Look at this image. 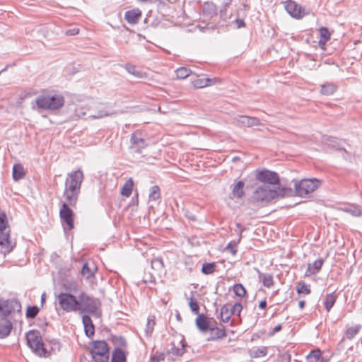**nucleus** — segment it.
Segmentation results:
<instances>
[{
	"label": "nucleus",
	"instance_id": "1",
	"mask_svg": "<svg viewBox=\"0 0 362 362\" xmlns=\"http://www.w3.org/2000/svg\"><path fill=\"white\" fill-rule=\"evenodd\" d=\"M83 180V173L80 169L72 171L67 175L65 181L64 197L71 206H74L76 204Z\"/></svg>",
	"mask_w": 362,
	"mask_h": 362
},
{
	"label": "nucleus",
	"instance_id": "2",
	"mask_svg": "<svg viewBox=\"0 0 362 362\" xmlns=\"http://www.w3.org/2000/svg\"><path fill=\"white\" fill-rule=\"evenodd\" d=\"M35 103L38 109L56 110L64 106V98L61 95L47 93L37 96Z\"/></svg>",
	"mask_w": 362,
	"mask_h": 362
},
{
	"label": "nucleus",
	"instance_id": "3",
	"mask_svg": "<svg viewBox=\"0 0 362 362\" xmlns=\"http://www.w3.org/2000/svg\"><path fill=\"white\" fill-rule=\"evenodd\" d=\"M27 344L32 351L37 356L47 357L49 352L45 347L40 333L37 330H30L25 336Z\"/></svg>",
	"mask_w": 362,
	"mask_h": 362
},
{
	"label": "nucleus",
	"instance_id": "4",
	"mask_svg": "<svg viewBox=\"0 0 362 362\" xmlns=\"http://www.w3.org/2000/svg\"><path fill=\"white\" fill-rule=\"evenodd\" d=\"M77 311L80 313H95L100 305V300L82 292L77 297Z\"/></svg>",
	"mask_w": 362,
	"mask_h": 362
},
{
	"label": "nucleus",
	"instance_id": "5",
	"mask_svg": "<svg viewBox=\"0 0 362 362\" xmlns=\"http://www.w3.org/2000/svg\"><path fill=\"white\" fill-rule=\"evenodd\" d=\"M90 354L94 362H108L110 358L108 344L103 340L93 341Z\"/></svg>",
	"mask_w": 362,
	"mask_h": 362
},
{
	"label": "nucleus",
	"instance_id": "6",
	"mask_svg": "<svg viewBox=\"0 0 362 362\" xmlns=\"http://www.w3.org/2000/svg\"><path fill=\"white\" fill-rule=\"evenodd\" d=\"M294 189L298 196L304 197L310 193H313L320 185V181L317 179H303L301 180H294Z\"/></svg>",
	"mask_w": 362,
	"mask_h": 362
},
{
	"label": "nucleus",
	"instance_id": "7",
	"mask_svg": "<svg viewBox=\"0 0 362 362\" xmlns=\"http://www.w3.org/2000/svg\"><path fill=\"white\" fill-rule=\"evenodd\" d=\"M278 192L272 189L269 186L261 185L253 192L252 199L255 202H269L278 196Z\"/></svg>",
	"mask_w": 362,
	"mask_h": 362
},
{
	"label": "nucleus",
	"instance_id": "8",
	"mask_svg": "<svg viewBox=\"0 0 362 362\" xmlns=\"http://www.w3.org/2000/svg\"><path fill=\"white\" fill-rule=\"evenodd\" d=\"M21 304L15 299L0 300V317L6 319L9 315L15 313H21Z\"/></svg>",
	"mask_w": 362,
	"mask_h": 362
},
{
	"label": "nucleus",
	"instance_id": "9",
	"mask_svg": "<svg viewBox=\"0 0 362 362\" xmlns=\"http://www.w3.org/2000/svg\"><path fill=\"white\" fill-rule=\"evenodd\" d=\"M60 307L66 312L77 311V297L69 293L61 292L57 296Z\"/></svg>",
	"mask_w": 362,
	"mask_h": 362
},
{
	"label": "nucleus",
	"instance_id": "10",
	"mask_svg": "<svg viewBox=\"0 0 362 362\" xmlns=\"http://www.w3.org/2000/svg\"><path fill=\"white\" fill-rule=\"evenodd\" d=\"M68 202H64L59 209V217L62 223L64 225V230H72L74 227V211L69 206Z\"/></svg>",
	"mask_w": 362,
	"mask_h": 362
},
{
	"label": "nucleus",
	"instance_id": "11",
	"mask_svg": "<svg viewBox=\"0 0 362 362\" xmlns=\"http://www.w3.org/2000/svg\"><path fill=\"white\" fill-rule=\"evenodd\" d=\"M255 178L261 182L270 185H277L280 182L278 173L267 169H257Z\"/></svg>",
	"mask_w": 362,
	"mask_h": 362
},
{
	"label": "nucleus",
	"instance_id": "12",
	"mask_svg": "<svg viewBox=\"0 0 362 362\" xmlns=\"http://www.w3.org/2000/svg\"><path fill=\"white\" fill-rule=\"evenodd\" d=\"M284 8L291 16L296 19L302 18L307 14L305 11H309V9H306L292 0L286 1Z\"/></svg>",
	"mask_w": 362,
	"mask_h": 362
},
{
	"label": "nucleus",
	"instance_id": "13",
	"mask_svg": "<svg viewBox=\"0 0 362 362\" xmlns=\"http://www.w3.org/2000/svg\"><path fill=\"white\" fill-rule=\"evenodd\" d=\"M148 146V142L142 137L141 132L133 133L130 138V148L136 153H141V150Z\"/></svg>",
	"mask_w": 362,
	"mask_h": 362
},
{
	"label": "nucleus",
	"instance_id": "14",
	"mask_svg": "<svg viewBox=\"0 0 362 362\" xmlns=\"http://www.w3.org/2000/svg\"><path fill=\"white\" fill-rule=\"evenodd\" d=\"M16 244L10 238V230L0 231V247L4 255L10 253L14 248Z\"/></svg>",
	"mask_w": 362,
	"mask_h": 362
},
{
	"label": "nucleus",
	"instance_id": "15",
	"mask_svg": "<svg viewBox=\"0 0 362 362\" xmlns=\"http://www.w3.org/2000/svg\"><path fill=\"white\" fill-rule=\"evenodd\" d=\"M88 111L90 112L89 113H87L86 112L83 111V107H78L76 110V115L78 117H83L86 115H88V117L90 118H93V119H100V118H103L104 117H107V116H110V115H112L114 114L113 112H110L105 109L100 110L95 112H93L92 111V110H88Z\"/></svg>",
	"mask_w": 362,
	"mask_h": 362
},
{
	"label": "nucleus",
	"instance_id": "16",
	"mask_svg": "<svg viewBox=\"0 0 362 362\" xmlns=\"http://www.w3.org/2000/svg\"><path fill=\"white\" fill-rule=\"evenodd\" d=\"M195 324L198 329L204 333L210 330V322L204 314H199L195 320Z\"/></svg>",
	"mask_w": 362,
	"mask_h": 362
},
{
	"label": "nucleus",
	"instance_id": "17",
	"mask_svg": "<svg viewBox=\"0 0 362 362\" xmlns=\"http://www.w3.org/2000/svg\"><path fill=\"white\" fill-rule=\"evenodd\" d=\"M238 124L241 127H251L253 126L259 125V121L257 117H249V116H239L237 118Z\"/></svg>",
	"mask_w": 362,
	"mask_h": 362
},
{
	"label": "nucleus",
	"instance_id": "18",
	"mask_svg": "<svg viewBox=\"0 0 362 362\" xmlns=\"http://www.w3.org/2000/svg\"><path fill=\"white\" fill-rule=\"evenodd\" d=\"M141 17V11L139 8H134L127 11L124 14V19L131 24L138 23Z\"/></svg>",
	"mask_w": 362,
	"mask_h": 362
},
{
	"label": "nucleus",
	"instance_id": "19",
	"mask_svg": "<svg viewBox=\"0 0 362 362\" xmlns=\"http://www.w3.org/2000/svg\"><path fill=\"white\" fill-rule=\"evenodd\" d=\"M13 328L12 322L8 320L1 318L0 320V339L7 337Z\"/></svg>",
	"mask_w": 362,
	"mask_h": 362
},
{
	"label": "nucleus",
	"instance_id": "20",
	"mask_svg": "<svg viewBox=\"0 0 362 362\" xmlns=\"http://www.w3.org/2000/svg\"><path fill=\"white\" fill-rule=\"evenodd\" d=\"M324 141L329 146L337 151H344L345 153L347 154L346 151L345 150L342 145L343 141L341 139H339L338 138L336 137L328 136L325 137Z\"/></svg>",
	"mask_w": 362,
	"mask_h": 362
},
{
	"label": "nucleus",
	"instance_id": "21",
	"mask_svg": "<svg viewBox=\"0 0 362 362\" xmlns=\"http://www.w3.org/2000/svg\"><path fill=\"white\" fill-rule=\"evenodd\" d=\"M82 322L84 327L86 335L90 338L94 335V325L90 316L84 315L82 317Z\"/></svg>",
	"mask_w": 362,
	"mask_h": 362
},
{
	"label": "nucleus",
	"instance_id": "22",
	"mask_svg": "<svg viewBox=\"0 0 362 362\" xmlns=\"http://www.w3.org/2000/svg\"><path fill=\"white\" fill-rule=\"evenodd\" d=\"M217 7L213 2H204L202 5V12L204 16L211 18L217 14Z\"/></svg>",
	"mask_w": 362,
	"mask_h": 362
},
{
	"label": "nucleus",
	"instance_id": "23",
	"mask_svg": "<svg viewBox=\"0 0 362 362\" xmlns=\"http://www.w3.org/2000/svg\"><path fill=\"white\" fill-rule=\"evenodd\" d=\"M244 186L245 183L242 180L230 186L233 198L241 199L244 196Z\"/></svg>",
	"mask_w": 362,
	"mask_h": 362
},
{
	"label": "nucleus",
	"instance_id": "24",
	"mask_svg": "<svg viewBox=\"0 0 362 362\" xmlns=\"http://www.w3.org/2000/svg\"><path fill=\"white\" fill-rule=\"evenodd\" d=\"M323 263V259H317L313 263L308 264L305 275L310 276L317 274L320 271Z\"/></svg>",
	"mask_w": 362,
	"mask_h": 362
},
{
	"label": "nucleus",
	"instance_id": "25",
	"mask_svg": "<svg viewBox=\"0 0 362 362\" xmlns=\"http://www.w3.org/2000/svg\"><path fill=\"white\" fill-rule=\"evenodd\" d=\"M306 358L308 362H328L329 361L322 356L320 349L312 350Z\"/></svg>",
	"mask_w": 362,
	"mask_h": 362
},
{
	"label": "nucleus",
	"instance_id": "26",
	"mask_svg": "<svg viewBox=\"0 0 362 362\" xmlns=\"http://www.w3.org/2000/svg\"><path fill=\"white\" fill-rule=\"evenodd\" d=\"M210 331L211 334V337L207 339L208 341L221 339L226 336V332L223 328L221 329L217 327H211Z\"/></svg>",
	"mask_w": 362,
	"mask_h": 362
},
{
	"label": "nucleus",
	"instance_id": "27",
	"mask_svg": "<svg viewBox=\"0 0 362 362\" xmlns=\"http://www.w3.org/2000/svg\"><path fill=\"white\" fill-rule=\"evenodd\" d=\"M25 171L21 163L14 164L13 166L12 176L15 181H18L24 177Z\"/></svg>",
	"mask_w": 362,
	"mask_h": 362
},
{
	"label": "nucleus",
	"instance_id": "28",
	"mask_svg": "<svg viewBox=\"0 0 362 362\" xmlns=\"http://www.w3.org/2000/svg\"><path fill=\"white\" fill-rule=\"evenodd\" d=\"M337 90V86L333 83L327 82L320 86V93L324 95H331Z\"/></svg>",
	"mask_w": 362,
	"mask_h": 362
},
{
	"label": "nucleus",
	"instance_id": "29",
	"mask_svg": "<svg viewBox=\"0 0 362 362\" xmlns=\"http://www.w3.org/2000/svg\"><path fill=\"white\" fill-rule=\"evenodd\" d=\"M127 356L121 348H115L112 351L111 362H126Z\"/></svg>",
	"mask_w": 362,
	"mask_h": 362
},
{
	"label": "nucleus",
	"instance_id": "30",
	"mask_svg": "<svg viewBox=\"0 0 362 362\" xmlns=\"http://www.w3.org/2000/svg\"><path fill=\"white\" fill-rule=\"evenodd\" d=\"M232 315L233 314L230 310V305L228 304L223 305L220 312L219 317L221 320L224 323H227L229 322Z\"/></svg>",
	"mask_w": 362,
	"mask_h": 362
},
{
	"label": "nucleus",
	"instance_id": "31",
	"mask_svg": "<svg viewBox=\"0 0 362 362\" xmlns=\"http://www.w3.org/2000/svg\"><path fill=\"white\" fill-rule=\"evenodd\" d=\"M337 298V296L334 292L327 294L324 301V305L327 312H329L331 308L334 305Z\"/></svg>",
	"mask_w": 362,
	"mask_h": 362
},
{
	"label": "nucleus",
	"instance_id": "32",
	"mask_svg": "<svg viewBox=\"0 0 362 362\" xmlns=\"http://www.w3.org/2000/svg\"><path fill=\"white\" fill-rule=\"evenodd\" d=\"M341 210L350 214L353 216L358 217L361 215V209L360 206L356 204L345 206L341 208Z\"/></svg>",
	"mask_w": 362,
	"mask_h": 362
},
{
	"label": "nucleus",
	"instance_id": "33",
	"mask_svg": "<svg viewBox=\"0 0 362 362\" xmlns=\"http://www.w3.org/2000/svg\"><path fill=\"white\" fill-rule=\"evenodd\" d=\"M97 270L96 267L93 265L92 267H90L88 262H86L83 264L81 269V274L86 279H88L94 276V272Z\"/></svg>",
	"mask_w": 362,
	"mask_h": 362
},
{
	"label": "nucleus",
	"instance_id": "34",
	"mask_svg": "<svg viewBox=\"0 0 362 362\" xmlns=\"http://www.w3.org/2000/svg\"><path fill=\"white\" fill-rule=\"evenodd\" d=\"M259 279L265 287L270 288L274 284L273 276L268 273H259Z\"/></svg>",
	"mask_w": 362,
	"mask_h": 362
},
{
	"label": "nucleus",
	"instance_id": "35",
	"mask_svg": "<svg viewBox=\"0 0 362 362\" xmlns=\"http://www.w3.org/2000/svg\"><path fill=\"white\" fill-rule=\"evenodd\" d=\"M320 38L319 40V45L320 47L325 45L326 42L330 39V33L325 27H322L320 29Z\"/></svg>",
	"mask_w": 362,
	"mask_h": 362
},
{
	"label": "nucleus",
	"instance_id": "36",
	"mask_svg": "<svg viewBox=\"0 0 362 362\" xmlns=\"http://www.w3.org/2000/svg\"><path fill=\"white\" fill-rule=\"evenodd\" d=\"M267 347L262 346L258 349H254L250 351V356L251 358H259L265 356L267 354Z\"/></svg>",
	"mask_w": 362,
	"mask_h": 362
},
{
	"label": "nucleus",
	"instance_id": "37",
	"mask_svg": "<svg viewBox=\"0 0 362 362\" xmlns=\"http://www.w3.org/2000/svg\"><path fill=\"white\" fill-rule=\"evenodd\" d=\"M237 227L240 229V233H241L243 230H244V228H242V226L240 223H237L236 224ZM241 234H240V237L238 238V243H235V242H230L227 246H226V249L230 250V252L233 254V255H235L236 252H237V244L238 243H240V240H241Z\"/></svg>",
	"mask_w": 362,
	"mask_h": 362
},
{
	"label": "nucleus",
	"instance_id": "38",
	"mask_svg": "<svg viewBox=\"0 0 362 362\" xmlns=\"http://www.w3.org/2000/svg\"><path fill=\"white\" fill-rule=\"evenodd\" d=\"M134 182L132 179L128 180L123 185L121 189L122 195L124 197H129L132 192Z\"/></svg>",
	"mask_w": 362,
	"mask_h": 362
},
{
	"label": "nucleus",
	"instance_id": "39",
	"mask_svg": "<svg viewBox=\"0 0 362 362\" xmlns=\"http://www.w3.org/2000/svg\"><path fill=\"white\" fill-rule=\"evenodd\" d=\"M361 328V325H356L355 326L348 327L345 332L346 337L349 339H352L358 333Z\"/></svg>",
	"mask_w": 362,
	"mask_h": 362
},
{
	"label": "nucleus",
	"instance_id": "40",
	"mask_svg": "<svg viewBox=\"0 0 362 362\" xmlns=\"http://www.w3.org/2000/svg\"><path fill=\"white\" fill-rule=\"evenodd\" d=\"M296 291L298 294L308 295L310 293L311 290L310 286L306 284L304 281H300L296 285Z\"/></svg>",
	"mask_w": 362,
	"mask_h": 362
},
{
	"label": "nucleus",
	"instance_id": "41",
	"mask_svg": "<svg viewBox=\"0 0 362 362\" xmlns=\"http://www.w3.org/2000/svg\"><path fill=\"white\" fill-rule=\"evenodd\" d=\"M155 325H156V322H155L154 317H153L152 318L149 317L148 318L146 329H145V334L146 337H149L151 336Z\"/></svg>",
	"mask_w": 362,
	"mask_h": 362
},
{
	"label": "nucleus",
	"instance_id": "42",
	"mask_svg": "<svg viewBox=\"0 0 362 362\" xmlns=\"http://www.w3.org/2000/svg\"><path fill=\"white\" fill-rule=\"evenodd\" d=\"M39 312H40V309L38 308L37 306L29 305L26 310V313H25L26 317L28 319H33L37 315Z\"/></svg>",
	"mask_w": 362,
	"mask_h": 362
},
{
	"label": "nucleus",
	"instance_id": "43",
	"mask_svg": "<svg viewBox=\"0 0 362 362\" xmlns=\"http://www.w3.org/2000/svg\"><path fill=\"white\" fill-rule=\"evenodd\" d=\"M151 267L153 269L161 272L163 269L164 264L162 258L156 257L151 260Z\"/></svg>",
	"mask_w": 362,
	"mask_h": 362
},
{
	"label": "nucleus",
	"instance_id": "44",
	"mask_svg": "<svg viewBox=\"0 0 362 362\" xmlns=\"http://www.w3.org/2000/svg\"><path fill=\"white\" fill-rule=\"evenodd\" d=\"M160 197V188L157 185H154L151 187L149 193V200L156 201Z\"/></svg>",
	"mask_w": 362,
	"mask_h": 362
},
{
	"label": "nucleus",
	"instance_id": "45",
	"mask_svg": "<svg viewBox=\"0 0 362 362\" xmlns=\"http://www.w3.org/2000/svg\"><path fill=\"white\" fill-rule=\"evenodd\" d=\"M191 71L186 67H180L176 70V76L177 78L184 79L189 76Z\"/></svg>",
	"mask_w": 362,
	"mask_h": 362
},
{
	"label": "nucleus",
	"instance_id": "46",
	"mask_svg": "<svg viewBox=\"0 0 362 362\" xmlns=\"http://www.w3.org/2000/svg\"><path fill=\"white\" fill-rule=\"evenodd\" d=\"M233 291L238 297H244L246 295V289L241 284H236L233 286Z\"/></svg>",
	"mask_w": 362,
	"mask_h": 362
},
{
	"label": "nucleus",
	"instance_id": "47",
	"mask_svg": "<svg viewBox=\"0 0 362 362\" xmlns=\"http://www.w3.org/2000/svg\"><path fill=\"white\" fill-rule=\"evenodd\" d=\"M215 271V264L212 263H204L202 267V272L204 274H213Z\"/></svg>",
	"mask_w": 362,
	"mask_h": 362
},
{
	"label": "nucleus",
	"instance_id": "48",
	"mask_svg": "<svg viewBox=\"0 0 362 362\" xmlns=\"http://www.w3.org/2000/svg\"><path fill=\"white\" fill-rule=\"evenodd\" d=\"M181 342H182V348H177L173 344V347L169 351V353H171L176 356H180L183 355V354L185 353V345L184 340H182Z\"/></svg>",
	"mask_w": 362,
	"mask_h": 362
},
{
	"label": "nucleus",
	"instance_id": "49",
	"mask_svg": "<svg viewBox=\"0 0 362 362\" xmlns=\"http://www.w3.org/2000/svg\"><path fill=\"white\" fill-rule=\"evenodd\" d=\"M189 305L192 313L196 315H199V306L197 300L194 298L193 296L189 299Z\"/></svg>",
	"mask_w": 362,
	"mask_h": 362
},
{
	"label": "nucleus",
	"instance_id": "50",
	"mask_svg": "<svg viewBox=\"0 0 362 362\" xmlns=\"http://www.w3.org/2000/svg\"><path fill=\"white\" fill-rule=\"evenodd\" d=\"M126 70L129 73L133 74L134 76H136L137 78H142L143 74L136 70L135 66L132 64H127L125 66Z\"/></svg>",
	"mask_w": 362,
	"mask_h": 362
},
{
	"label": "nucleus",
	"instance_id": "51",
	"mask_svg": "<svg viewBox=\"0 0 362 362\" xmlns=\"http://www.w3.org/2000/svg\"><path fill=\"white\" fill-rule=\"evenodd\" d=\"M8 220L5 213H0V231L7 230Z\"/></svg>",
	"mask_w": 362,
	"mask_h": 362
},
{
	"label": "nucleus",
	"instance_id": "52",
	"mask_svg": "<svg viewBox=\"0 0 362 362\" xmlns=\"http://www.w3.org/2000/svg\"><path fill=\"white\" fill-rule=\"evenodd\" d=\"M230 310L233 315L237 314L238 316H240L243 310V305L240 303H236L232 307H230Z\"/></svg>",
	"mask_w": 362,
	"mask_h": 362
},
{
	"label": "nucleus",
	"instance_id": "53",
	"mask_svg": "<svg viewBox=\"0 0 362 362\" xmlns=\"http://www.w3.org/2000/svg\"><path fill=\"white\" fill-rule=\"evenodd\" d=\"M209 79H199L197 80L194 82V85L197 88H203L206 86H208V82L209 81Z\"/></svg>",
	"mask_w": 362,
	"mask_h": 362
},
{
	"label": "nucleus",
	"instance_id": "54",
	"mask_svg": "<svg viewBox=\"0 0 362 362\" xmlns=\"http://www.w3.org/2000/svg\"><path fill=\"white\" fill-rule=\"evenodd\" d=\"M78 33H79V29L77 28H71V29H69L68 30H66V34L67 35H77Z\"/></svg>",
	"mask_w": 362,
	"mask_h": 362
},
{
	"label": "nucleus",
	"instance_id": "55",
	"mask_svg": "<svg viewBox=\"0 0 362 362\" xmlns=\"http://www.w3.org/2000/svg\"><path fill=\"white\" fill-rule=\"evenodd\" d=\"M281 329H282V327H281V325H280V324L276 325V326H275L273 328V329H272V331L271 332V334L274 335L275 333L279 332V331H281Z\"/></svg>",
	"mask_w": 362,
	"mask_h": 362
},
{
	"label": "nucleus",
	"instance_id": "56",
	"mask_svg": "<svg viewBox=\"0 0 362 362\" xmlns=\"http://www.w3.org/2000/svg\"><path fill=\"white\" fill-rule=\"evenodd\" d=\"M230 3H231V0H228V1H226V2H225V3H224V4H223V7H224V8H221V9L220 10L221 16H222V15H223V13L226 11V7H227L229 4H230Z\"/></svg>",
	"mask_w": 362,
	"mask_h": 362
},
{
	"label": "nucleus",
	"instance_id": "57",
	"mask_svg": "<svg viewBox=\"0 0 362 362\" xmlns=\"http://www.w3.org/2000/svg\"><path fill=\"white\" fill-rule=\"evenodd\" d=\"M267 303L264 300L260 301L259 303V308L260 309H265L267 308Z\"/></svg>",
	"mask_w": 362,
	"mask_h": 362
},
{
	"label": "nucleus",
	"instance_id": "58",
	"mask_svg": "<svg viewBox=\"0 0 362 362\" xmlns=\"http://www.w3.org/2000/svg\"><path fill=\"white\" fill-rule=\"evenodd\" d=\"M305 300H300L298 303V306L300 310H303L305 308Z\"/></svg>",
	"mask_w": 362,
	"mask_h": 362
},
{
	"label": "nucleus",
	"instance_id": "59",
	"mask_svg": "<svg viewBox=\"0 0 362 362\" xmlns=\"http://www.w3.org/2000/svg\"><path fill=\"white\" fill-rule=\"evenodd\" d=\"M119 343L122 346L126 345V341L122 337H119Z\"/></svg>",
	"mask_w": 362,
	"mask_h": 362
},
{
	"label": "nucleus",
	"instance_id": "60",
	"mask_svg": "<svg viewBox=\"0 0 362 362\" xmlns=\"http://www.w3.org/2000/svg\"><path fill=\"white\" fill-rule=\"evenodd\" d=\"M46 300V295L45 293H42L41 296V303L43 304L45 302Z\"/></svg>",
	"mask_w": 362,
	"mask_h": 362
},
{
	"label": "nucleus",
	"instance_id": "61",
	"mask_svg": "<svg viewBox=\"0 0 362 362\" xmlns=\"http://www.w3.org/2000/svg\"><path fill=\"white\" fill-rule=\"evenodd\" d=\"M286 359L288 360V362H290V361H291V354H288V353H286Z\"/></svg>",
	"mask_w": 362,
	"mask_h": 362
},
{
	"label": "nucleus",
	"instance_id": "62",
	"mask_svg": "<svg viewBox=\"0 0 362 362\" xmlns=\"http://www.w3.org/2000/svg\"><path fill=\"white\" fill-rule=\"evenodd\" d=\"M245 25V23L243 20H240V23H239V25H238V27H240L241 25Z\"/></svg>",
	"mask_w": 362,
	"mask_h": 362
},
{
	"label": "nucleus",
	"instance_id": "63",
	"mask_svg": "<svg viewBox=\"0 0 362 362\" xmlns=\"http://www.w3.org/2000/svg\"><path fill=\"white\" fill-rule=\"evenodd\" d=\"M148 0H137L139 2H146Z\"/></svg>",
	"mask_w": 362,
	"mask_h": 362
},
{
	"label": "nucleus",
	"instance_id": "64",
	"mask_svg": "<svg viewBox=\"0 0 362 362\" xmlns=\"http://www.w3.org/2000/svg\"><path fill=\"white\" fill-rule=\"evenodd\" d=\"M189 218H192V219H193V220H194V217H192V216H190V217H189Z\"/></svg>",
	"mask_w": 362,
	"mask_h": 362
}]
</instances>
